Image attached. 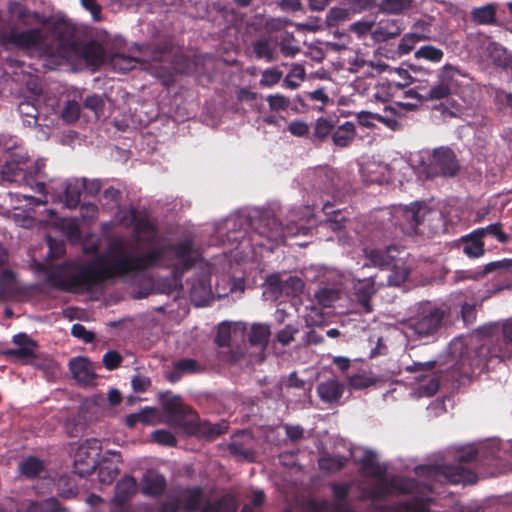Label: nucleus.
<instances>
[{
  "mask_svg": "<svg viewBox=\"0 0 512 512\" xmlns=\"http://www.w3.org/2000/svg\"><path fill=\"white\" fill-rule=\"evenodd\" d=\"M502 334L505 340L504 345H512V318L502 324ZM457 352L459 355L453 365V371L459 377L468 379L483 373L495 359L502 361L510 357L507 347L503 348L502 345L467 346L462 342H456L451 346V353Z\"/></svg>",
  "mask_w": 512,
  "mask_h": 512,
  "instance_id": "nucleus-1",
  "label": "nucleus"
},
{
  "mask_svg": "<svg viewBox=\"0 0 512 512\" xmlns=\"http://www.w3.org/2000/svg\"><path fill=\"white\" fill-rule=\"evenodd\" d=\"M163 410L168 423L182 429L187 435L211 441L225 434L229 429V422L226 420L217 423L201 420L199 415L183 403L179 396L168 399L163 405Z\"/></svg>",
  "mask_w": 512,
  "mask_h": 512,
  "instance_id": "nucleus-2",
  "label": "nucleus"
},
{
  "mask_svg": "<svg viewBox=\"0 0 512 512\" xmlns=\"http://www.w3.org/2000/svg\"><path fill=\"white\" fill-rule=\"evenodd\" d=\"M205 500V491L201 486L184 487L170 496L162 504V512H236L237 501L226 494L213 501Z\"/></svg>",
  "mask_w": 512,
  "mask_h": 512,
  "instance_id": "nucleus-3",
  "label": "nucleus"
},
{
  "mask_svg": "<svg viewBox=\"0 0 512 512\" xmlns=\"http://www.w3.org/2000/svg\"><path fill=\"white\" fill-rule=\"evenodd\" d=\"M477 458V450L473 447L461 448L455 454L454 464L419 465L415 473L433 481L447 482L450 484H474L477 482V474L467 468L465 464L474 462Z\"/></svg>",
  "mask_w": 512,
  "mask_h": 512,
  "instance_id": "nucleus-4",
  "label": "nucleus"
},
{
  "mask_svg": "<svg viewBox=\"0 0 512 512\" xmlns=\"http://www.w3.org/2000/svg\"><path fill=\"white\" fill-rule=\"evenodd\" d=\"M447 318V311L431 302L416 303L406 321L410 336L424 344L435 342L441 336Z\"/></svg>",
  "mask_w": 512,
  "mask_h": 512,
  "instance_id": "nucleus-5",
  "label": "nucleus"
},
{
  "mask_svg": "<svg viewBox=\"0 0 512 512\" xmlns=\"http://www.w3.org/2000/svg\"><path fill=\"white\" fill-rule=\"evenodd\" d=\"M113 278L111 259L101 256L87 264L74 265L72 272L61 279L59 287L67 292L90 291Z\"/></svg>",
  "mask_w": 512,
  "mask_h": 512,
  "instance_id": "nucleus-6",
  "label": "nucleus"
},
{
  "mask_svg": "<svg viewBox=\"0 0 512 512\" xmlns=\"http://www.w3.org/2000/svg\"><path fill=\"white\" fill-rule=\"evenodd\" d=\"M145 54L149 55V70L166 87L174 83L175 73L183 72L180 63L186 59L175 50L170 38H165L148 46Z\"/></svg>",
  "mask_w": 512,
  "mask_h": 512,
  "instance_id": "nucleus-7",
  "label": "nucleus"
},
{
  "mask_svg": "<svg viewBox=\"0 0 512 512\" xmlns=\"http://www.w3.org/2000/svg\"><path fill=\"white\" fill-rule=\"evenodd\" d=\"M436 212L427 205L414 203L411 206L393 207L388 220L394 225V231L386 234L387 237H397L396 230L399 229L404 235L424 234L425 222L430 221Z\"/></svg>",
  "mask_w": 512,
  "mask_h": 512,
  "instance_id": "nucleus-8",
  "label": "nucleus"
},
{
  "mask_svg": "<svg viewBox=\"0 0 512 512\" xmlns=\"http://www.w3.org/2000/svg\"><path fill=\"white\" fill-rule=\"evenodd\" d=\"M297 214L292 212L289 220L284 225L275 216L262 215L252 222V227L262 237L276 245L284 244L288 237L308 235L310 227H307L302 219L296 221Z\"/></svg>",
  "mask_w": 512,
  "mask_h": 512,
  "instance_id": "nucleus-9",
  "label": "nucleus"
},
{
  "mask_svg": "<svg viewBox=\"0 0 512 512\" xmlns=\"http://www.w3.org/2000/svg\"><path fill=\"white\" fill-rule=\"evenodd\" d=\"M0 46L5 50L10 48L22 51L34 49L49 57L57 54V49L45 42V36L40 28L18 31L12 27L9 31H0Z\"/></svg>",
  "mask_w": 512,
  "mask_h": 512,
  "instance_id": "nucleus-10",
  "label": "nucleus"
},
{
  "mask_svg": "<svg viewBox=\"0 0 512 512\" xmlns=\"http://www.w3.org/2000/svg\"><path fill=\"white\" fill-rule=\"evenodd\" d=\"M394 252H398L394 245L388 246L385 250L371 249L366 253L369 263H365L364 267L372 265L380 269L391 270L387 277V285L400 286L408 278L410 270L404 267V263L393 254Z\"/></svg>",
  "mask_w": 512,
  "mask_h": 512,
  "instance_id": "nucleus-11",
  "label": "nucleus"
},
{
  "mask_svg": "<svg viewBox=\"0 0 512 512\" xmlns=\"http://www.w3.org/2000/svg\"><path fill=\"white\" fill-rule=\"evenodd\" d=\"M165 249L156 248L143 255L124 254L111 258L115 277L132 275L156 266L163 258Z\"/></svg>",
  "mask_w": 512,
  "mask_h": 512,
  "instance_id": "nucleus-12",
  "label": "nucleus"
},
{
  "mask_svg": "<svg viewBox=\"0 0 512 512\" xmlns=\"http://www.w3.org/2000/svg\"><path fill=\"white\" fill-rule=\"evenodd\" d=\"M377 482L367 491L368 498L373 502L374 510L375 502L382 501L387 496L399 494L405 495L412 493L416 488V481L411 478L394 476L388 479L386 476L377 477Z\"/></svg>",
  "mask_w": 512,
  "mask_h": 512,
  "instance_id": "nucleus-13",
  "label": "nucleus"
},
{
  "mask_svg": "<svg viewBox=\"0 0 512 512\" xmlns=\"http://www.w3.org/2000/svg\"><path fill=\"white\" fill-rule=\"evenodd\" d=\"M460 170L455 152L449 147L435 148L424 167L427 178L436 176L454 177Z\"/></svg>",
  "mask_w": 512,
  "mask_h": 512,
  "instance_id": "nucleus-14",
  "label": "nucleus"
},
{
  "mask_svg": "<svg viewBox=\"0 0 512 512\" xmlns=\"http://www.w3.org/2000/svg\"><path fill=\"white\" fill-rule=\"evenodd\" d=\"M456 75H462L457 67L444 65L437 72V82L423 94L424 100L447 99L451 95Z\"/></svg>",
  "mask_w": 512,
  "mask_h": 512,
  "instance_id": "nucleus-15",
  "label": "nucleus"
},
{
  "mask_svg": "<svg viewBox=\"0 0 512 512\" xmlns=\"http://www.w3.org/2000/svg\"><path fill=\"white\" fill-rule=\"evenodd\" d=\"M165 253L171 251L174 253L177 264L175 266L176 272H185L190 270L196 264L194 242L191 238H186L182 241L172 243L162 247Z\"/></svg>",
  "mask_w": 512,
  "mask_h": 512,
  "instance_id": "nucleus-16",
  "label": "nucleus"
},
{
  "mask_svg": "<svg viewBox=\"0 0 512 512\" xmlns=\"http://www.w3.org/2000/svg\"><path fill=\"white\" fill-rule=\"evenodd\" d=\"M69 369L73 378L84 386L96 385L97 374L95 365L87 357H75L69 361Z\"/></svg>",
  "mask_w": 512,
  "mask_h": 512,
  "instance_id": "nucleus-17",
  "label": "nucleus"
},
{
  "mask_svg": "<svg viewBox=\"0 0 512 512\" xmlns=\"http://www.w3.org/2000/svg\"><path fill=\"white\" fill-rule=\"evenodd\" d=\"M376 275L355 279L353 284L354 294L363 312L370 313L373 308L371 298L377 292Z\"/></svg>",
  "mask_w": 512,
  "mask_h": 512,
  "instance_id": "nucleus-18",
  "label": "nucleus"
},
{
  "mask_svg": "<svg viewBox=\"0 0 512 512\" xmlns=\"http://www.w3.org/2000/svg\"><path fill=\"white\" fill-rule=\"evenodd\" d=\"M431 498L414 497L401 506L375 505V512H430Z\"/></svg>",
  "mask_w": 512,
  "mask_h": 512,
  "instance_id": "nucleus-19",
  "label": "nucleus"
},
{
  "mask_svg": "<svg viewBox=\"0 0 512 512\" xmlns=\"http://www.w3.org/2000/svg\"><path fill=\"white\" fill-rule=\"evenodd\" d=\"M360 471L366 477L377 478L386 476L388 467L377 461V455L371 450H366L359 460Z\"/></svg>",
  "mask_w": 512,
  "mask_h": 512,
  "instance_id": "nucleus-20",
  "label": "nucleus"
},
{
  "mask_svg": "<svg viewBox=\"0 0 512 512\" xmlns=\"http://www.w3.org/2000/svg\"><path fill=\"white\" fill-rule=\"evenodd\" d=\"M345 391V386L337 380H327L317 386V393L321 401L328 404H339Z\"/></svg>",
  "mask_w": 512,
  "mask_h": 512,
  "instance_id": "nucleus-21",
  "label": "nucleus"
},
{
  "mask_svg": "<svg viewBox=\"0 0 512 512\" xmlns=\"http://www.w3.org/2000/svg\"><path fill=\"white\" fill-rule=\"evenodd\" d=\"M403 30L402 22L399 19H386L378 22L372 35L376 41H387L401 34Z\"/></svg>",
  "mask_w": 512,
  "mask_h": 512,
  "instance_id": "nucleus-22",
  "label": "nucleus"
},
{
  "mask_svg": "<svg viewBox=\"0 0 512 512\" xmlns=\"http://www.w3.org/2000/svg\"><path fill=\"white\" fill-rule=\"evenodd\" d=\"M137 491V482L131 475H125L115 486L113 502L122 506L128 502Z\"/></svg>",
  "mask_w": 512,
  "mask_h": 512,
  "instance_id": "nucleus-23",
  "label": "nucleus"
},
{
  "mask_svg": "<svg viewBox=\"0 0 512 512\" xmlns=\"http://www.w3.org/2000/svg\"><path fill=\"white\" fill-rule=\"evenodd\" d=\"M81 55L87 64L99 66L104 62L105 50L96 41H89L82 47Z\"/></svg>",
  "mask_w": 512,
  "mask_h": 512,
  "instance_id": "nucleus-24",
  "label": "nucleus"
},
{
  "mask_svg": "<svg viewBox=\"0 0 512 512\" xmlns=\"http://www.w3.org/2000/svg\"><path fill=\"white\" fill-rule=\"evenodd\" d=\"M253 53L255 57L259 60H265L270 63L276 60L275 55V45L273 44L271 38H260L257 39L253 45Z\"/></svg>",
  "mask_w": 512,
  "mask_h": 512,
  "instance_id": "nucleus-25",
  "label": "nucleus"
},
{
  "mask_svg": "<svg viewBox=\"0 0 512 512\" xmlns=\"http://www.w3.org/2000/svg\"><path fill=\"white\" fill-rule=\"evenodd\" d=\"M166 489V480L162 475H147L143 479L142 492L147 496H161Z\"/></svg>",
  "mask_w": 512,
  "mask_h": 512,
  "instance_id": "nucleus-26",
  "label": "nucleus"
},
{
  "mask_svg": "<svg viewBox=\"0 0 512 512\" xmlns=\"http://www.w3.org/2000/svg\"><path fill=\"white\" fill-rule=\"evenodd\" d=\"M496 9V5L492 3L476 7L471 11V18L479 25H493L496 23Z\"/></svg>",
  "mask_w": 512,
  "mask_h": 512,
  "instance_id": "nucleus-27",
  "label": "nucleus"
},
{
  "mask_svg": "<svg viewBox=\"0 0 512 512\" xmlns=\"http://www.w3.org/2000/svg\"><path fill=\"white\" fill-rule=\"evenodd\" d=\"M98 464V458L94 457V455H81L80 459L78 457V450L75 453L74 458V472L80 477H86L91 475Z\"/></svg>",
  "mask_w": 512,
  "mask_h": 512,
  "instance_id": "nucleus-28",
  "label": "nucleus"
},
{
  "mask_svg": "<svg viewBox=\"0 0 512 512\" xmlns=\"http://www.w3.org/2000/svg\"><path fill=\"white\" fill-rule=\"evenodd\" d=\"M38 346H32L30 344L25 347H18L13 349H7L3 351V355L8 358H15L21 361L23 364L36 365V353L35 350Z\"/></svg>",
  "mask_w": 512,
  "mask_h": 512,
  "instance_id": "nucleus-29",
  "label": "nucleus"
},
{
  "mask_svg": "<svg viewBox=\"0 0 512 512\" xmlns=\"http://www.w3.org/2000/svg\"><path fill=\"white\" fill-rule=\"evenodd\" d=\"M9 10L12 14H14L23 26L31 25V22L28 21L30 17H32L36 22L41 24H46V19L42 17L38 12H31L25 6L20 3H13L10 5Z\"/></svg>",
  "mask_w": 512,
  "mask_h": 512,
  "instance_id": "nucleus-30",
  "label": "nucleus"
},
{
  "mask_svg": "<svg viewBox=\"0 0 512 512\" xmlns=\"http://www.w3.org/2000/svg\"><path fill=\"white\" fill-rule=\"evenodd\" d=\"M355 126L352 122H345L332 133V141L336 146L347 147L353 140Z\"/></svg>",
  "mask_w": 512,
  "mask_h": 512,
  "instance_id": "nucleus-31",
  "label": "nucleus"
},
{
  "mask_svg": "<svg viewBox=\"0 0 512 512\" xmlns=\"http://www.w3.org/2000/svg\"><path fill=\"white\" fill-rule=\"evenodd\" d=\"M396 73L399 75L401 81L385 80L379 84V88L389 95L396 90L403 89L413 82V78L409 75L408 71L402 68L396 69Z\"/></svg>",
  "mask_w": 512,
  "mask_h": 512,
  "instance_id": "nucleus-32",
  "label": "nucleus"
},
{
  "mask_svg": "<svg viewBox=\"0 0 512 512\" xmlns=\"http://www.w3.org/2000/svg\"><path fill=\"white\" fill-rule=\"evenodd\" d=\"M341 293L342 291L336 287H321L315 292L314 297L319 305L329 308L340 299Z\"/></svg>",
  "mask_w": 512,
  "mask_h": 512,
  "instance_id": "nucleus-33",
  "label": "nucleus"
},
{
  "mask_svg": "<svg viewBox=\"0 0 512 512\" xmlns=\"http://www.w3.org/2000/svg\"><path fill=\"white\" fill-rule=\"evenodd\" d=\"M270 327L264 324H254L249 333L248 340L252 346L265 347L268 344Z\"/></svg>",
  "mask_w": 512,
  "mask_h": 512,
  "instance_id": "nucleus-34",
  "label": "nucleus"
},
{
  "mask_svg": "<svg viewBox=\"0 0 512 512\" xmlns=\"http://www.w3.org/2000/svg\"><path fill=\"white\" fill-rule=\"evenodd\" d=\"M50 31L51 34L59 41V46L64 45L74 37V29L64 20H57L54 22Z\"/></svg>",
  "mask_w": 512,
  "mask_h": 512,
  "instance_id": "nucleus-35",
  "label": "nucleus"
},
{
  "mask_svg": "<svg viewBox=\"0 0 512 512\" xmlns=\"http://www.w3.org/2000/svg\"><path fill=\"white\" fill-rule=\"evenodd\" d=\"M465 245L463 251L469 257H480L484 254V243L482 238L473 231L467 238L464 239Z\"/></svg>",
  "mask_w": 512,
  "mask_h": 512,
  "instance_id": "nucleus-36",
  "label": "nucleus"
},
{
  "mask_svg": "<svg viewBox=\"0 0 512 512\" xmlns=\"http://www.w3.org/2000/svg\"><path fill=\"white\" fill-rule=\"evenodd\" d=\"M413 0H382L379 4V11L385 14H401L409 10Z\"/></svg>",
  "mask_w": 512,
  "mask_h": 512,
  "instance_id": "nucleus-37",
  "label": "nucleus"
},
{
  "mask_svg": "<svg viewBox=\"0 0 512 512\" xmlns=\"http://www.w3.org/2000/svg\"><path fill=\"white\" fill-rule=\"evenodd\" d=\"M347 459L343 456H323L318 460L320 470L336 473L341 471L346 465Z\"/></svg>",
  "mask_w": 512,
  "mask_h": 512,
  "instance_id": "nucleus-38",
  "label": "nucleus"
},
{
  "mask_svg": "<svg viewBox=\"0 0 512 512\" xmlns=\"http://www.w3.org/2000/svg\"><path fill=\"white\" fill-rule=\"evenodd\" d=\"M83 185H81L80 180H75L66 185L65 188V205L72 209L76 208L81 200V193Z\"/></svg>",
  "mask_w": 512,
  "mask_h": 512,
  "instance_id": "nucleus-39",
  "label": "nucleus"
},
{
  "mask_svg": "<svg viewBox=\"0 0 512 512\" xmlns=\"http://www.w3.org/2000/svg\"><path fill=\"white\" fill-rule=\"evenodd\" d=\"M22 475L27 478H34L44 470V463L36 457L30 456L19 465Z\"/></svg>",
  "mask_w": 512,
  "mask_h": 512,
  "instance_id": "nucleus-40",
  "label": "nucleus"
},
{
  "mask_svg": "<svg viewBox=\"0 0 512 512\" xmlns=\"http://www.w3.org/2000/svg\"><path fill=\"white\" fill-rule=\"evenodd\" d=\"M15 292V275L11 270H3L0 273V299H5Z\"/></svg>",
  "mask_w": 512,
  "mask_h": 512,
  "instance_id": "nucleus-41",
  "label": "nucleus"
},
{
  "mask_svg": "<svg viewBox=\"0 0 512 512\" xmlns=\"http://www.w3.org/2000/svg\"><path fill=\"white\" fill-rule=\"evenodd\" d=\"M332 207H333L332 204H330L329 202H327L323 205V208H322L323 212L327 216H330L326 220L325 225L333 231H339L344 228V225H343L344 217L342 216V214L339 210L338 211L332 210Z\"/></svg>",
  "mask_w": 512,
  "mask_h": 512,
  "instance_id": "nucleus-42",
  "label": "nucleus"
},
{
  "mask_svg": "<svg viewBox=\"0 0 512 512\" xmlns=\"http://www.w3.org/2000/svg\"><path fill=\"white\" fill-rule=\"evenodd\" d=\"M417 59H425L427 61H431L434 63L440 62L444 53L441 49L433 46V45H424L421 46L414 54Z\"/></svg>",
  "mask_w": 512,
  "mask_h": 512,
  "instance_id": "nucleus-43",
  "label": "nucleus"
},
{
  "mask_svg": "<svg viewBox=\"0 0 512 512\" xmlns=\"http://www.w3.org/2000/svg\"><path fill=\"white\" fill-rule=\"evenodd\" d=\"M119 468L111 463L104 462L100 464L98 469L99 482L105 485H110L118 476Z\"/></svg>",
  "mask_w": 512,
  "mask_h": 512,
  "instance_id": "nucleus-44",
  "label": "nucleus"
},
{
  "mask_svg": "<svg viewBox=\"0 0 512 512\" xmlns=\"http://www.w3.org/2000/svg\"><path fill=\"white\" fill-rule=\"evenodd\" d=\"M294 42L295 37L292 33L285 31L281 34L279 46L284 56L294 57L300 51L299 46L294 44Z\"/></svg>",
  "mask_w": 512,
  "mask_h": 512,
  "instance_id": "nucleus-45",
  "label": "nucleus"
},
{
  "mask_svg": "<svg viewBox=\"0 0 512 512\" xmlns=\"http://www.w3.org/2000/svg\"><path fill=\"white\" fill-rule=\"evenodd\" d=\"M474 231L482 239L486 235H491L495 237L500 243H507L509 240V236L506 233H504L501 229V223H493L488 225L487 227L478 228Z\"/></svg>",
  "mask_w": 512,
  "mask_h": 512,
  "instance_id": "nucleus-46",
  "label": "nucleus"
},
{
  "mask_svg": "<svg viewBox=\"0 0 512 512\" xmlns=\"http://www.w3.org/2000/svg\"><path fill=\"white\" fill-rule=\"evenodd\" d=\"M304 289V282L301 278L290 276L282 283L281 290L288 296L297 297Z\"/></svg>",
  "mask_w": 512,
  "mask_h": 512,
  "instance_id": "nucleus-47",
  "label": "nucleus"
},
{
  "mask_svg": "<svg viewBox=\"0 0 512 512\" xmlns=\"http://www.w3.org/2000/svg\"><path fill=\"white\" fill-rule=\"evenodd\" d=\"M350 18V11L345 8L332 7L326 15V24L328 27H336L341 22Z\"/></svg>",
  "mask_w": 512,
  "mask_h": 512,
  "instance_id": "nucleus-48",
  "label": "nucleus"
},
{
  "mask_svg": "<svg viewBox=\"0 0 512 512\" xmlns=\"http://www.w3.org/2000/svg\"><path fill=\"white\" fill-rule=\"evenodd\" d=\"M138 62V59L131 56H126L122 53H116L111 57V63L114 68L119 69L122 72H128L132 70Z\"/></svg>",
  "mask_w": 512,
  "mask_h": 512,
  "instance_id": "nucleus-49",
  "label": "nucleus"
},
{
  "mask_svg": "<svg viewBox=\"0 0 512 512\" xmlns=\"http://www.w3.org/2000/svg\"><path fill=\"white\" fill-rule=\"evenodd\" d=\"M2 175L5 180L10 182H16L19 179L24 182L29 181L27 173H24L15 163H6L2 168Z\"/></svg>",
  "mask_w": 512,
  "mask_h": 512,
  "instance_id": "nucleus-50",
  "label": "nucleus"
},
{
  "mask_svg": "<svg viewBox=\"0 0 512 512\" xmlns=\"http://www.w3.org/2000/svg\"><path fill=\"white\" fill-rule=\"evenodd\" d=\"M305 78V69L301 64H293L292 68L286 75L284 79V84L287 88L296 89L299 86V83L294 79L304 80Z\"/></svg>",
  "mask_w": 512,
  "mask_h": 512,
  "instance_id": "nucleus-51",
  "label": "nucleus"
},
{
  "mask_svg": "<svg viewBox=\"0 0 512 512\" xmlns=\"http://www.w3.org/2000/svg\"><path fill=\"white\" fill-rule=\"evenodd\" d=\"M77 450L79 458L81 455H94V457L99 458L102 445L100 440L96 438H90L81 444Z\"/></svg>",
  "mask_w": 512,
  "mask_h": 512,
  "instance_id": "nucleus-52",
  "label": "nucleus"
},
{
  "mask_svg": "<svg viewBox=\"0 0 512 512\" xmlns=\"http://www.w3.org/2000/svg\"><path fill=\"white\" fill-rule=\"evenodd\" d=\"M334 123L326 118L317 119L314 127V137L320 141L325 140L333 131Z\"/></svg>",
  "mask_w": 512,
  "mask_h": 512,
  "instance_id": "nucleus-53",
  "label": "nucleus"
},
{
  "mask_svg": "<svg viewBox=\"0 0 512 512\" xmlns=\"http://www.w3.org/2000/svg\"><path fill=\"white\" fill-rule=\"evenodd\" d=\"M333 496L337 502V506L340 507L347 502L349 497L351 486L348 483H331Z\"/></svg>",
  "mask_w": 512,
  "mask_h": 512,
  "instance_id": "nucleus-54",
  "label": "nucleus"
},
{
  "mask_svg": "<svg viewBox=\"0 0 512 512\" xmlns=\"http://www.w3.org/2000/svg\"><path fill=\"white\" fill-rule=\"evenodd\" d=\"M436 366V361H427V362H414L411 365L406 367V371L410 373H423L419 377L418 380H422L428 377V373H432Z\"/></svg>",
  "mask_w": 512,
  "mask_h": 512,
  "instance_id": "nucleus-55",
  "label": "nucleus"
},
{
  "mask_svg": "<svg viewBox=\"0 0 512 512\" xmlns=\"http://www.w3.org/2000/svg\"><path fill=\"white\" fill-rule=\"evenodd\" d=\"M151 437L152 440L159 445L167 447H175L177 445V439L175 435L168 430H156L152 433Z\"/></svg>",
  "mask_w": 512,
  "mask_h": 512,
  "instance_id": "nucleus-56",
  "label": "nucleus"
},
{
  "mask_svg": "<svg viewBox=\"0 0 512 512\" xmlns=\"http://www.w3.org/2000/svg\"><path fill=\"white\" fill-rule=\"evenodd\" d=\"M421 36L415 33H408L405 34L402 39L400 40V43L397 48V52L400 55L408 54L412 51L415 44L421 40Z\"/></svg>",
  "mask_w": 512,
  "mask_h": 512,
  "instance_id": "nucleus-57",
  "label": "nucleus"
},
{
  "mask_svg": "<svg viewBox=\"0 0 512 512\" xmlns=\"http://www.w3.org/2000/svg\"><path fill=\"white\" fill-rule=\"evenodd\" d=\"M282 75V71L277 68H268L262 72V77L259 83L263 87H272L281 80Z\"/></svg>",
  "mask_w": 512,
  "mask_h": 512,
  "instance_id": "nucleus-58",
  "label": "nucleus"
},
{
  "mask_svg": "<svg viewBox=\"0 0 512 512\" xmlns=\"http://www.w3.org/2000/svg\"><path fill=\"white\" fill-rule=\"evenodd\" d=\"M375 380L365 374H355L348 378V385L352 389L362 390L372 386Z\"/></svg>",
  "mask_w": 512,
  "mask_h": 512,
  "instance_id": "nucleus-59",
  "label": "nucleus"
},
{
  "mask_svg": "<svg viewBox=\"0 0 512 512\" xmlns=\"http://www.w3.org/2000/svg\"><path fill=\"white\" fill-rule=\"evenodd\" d=\"M266 101L272 111H285L290 106L289 98L281 94L268 95Z\"/></svg>",
  "mask_w": 512,
  "mask_h": 512,
  "instance_id": "nucleus-60",
  "label": "nucleus"
},
{
  "mask_svg": "<svg viewBox=\"0 0 512 512\" xmlns=\"http://www.w3.org/2000/svg\"><path fill=\"white\" fill-rule=\"evenodd\" d=\"M175 369L184 373H198L201 371V366L195 359L183 358L177 361L174 365Z\"/></svg>",
  "mask_w": 512,
  "mask_h": 512,
  "instance_id": "nucleus-61",
  "label": "nucleus"
},
{
  "mask_svg": "<svg viewBox=\"0 0 512 512\" xmlns=\"http://www.w3.org/2000/svg\"><path fill=\"white\" fill-rule=\"evenodd\" d=\"M231 342V328L226 323H221L218 327L215 343L218 347H229Z\"/></svg>",
  "mask_w": 512,
  "mask_h": 512,
  "instance_id": "nucleus-62",
  "label": "nucleus"
},
{
  "mask_svg": "<svg viewBox=\"0 0 512 512\" xmlns=\"http://www.w3.org/2000/svg\"><path fill=\"white\" fill-rule=\"evenodd\" d=\"M123 360L119 352L115 350L107 351L102 358L103 365L107 370H115L118 368Z\"/></svg>",
  "mask_w": 512,
  "mask_h": 512,
  "instance_id": "nucleus-63",
  "label": "nucleus"
},
{
  "mask_svg": "<svg viewBox=\"0 0 512 512\" xmlns=\"http://www.w3.org/2000/svg\"><path fill=\"white\" fill-rule=\"evenodd\" d=\"M80 105L76 101H68L63 109L62 116L67 122H75L80 116Z\"/></svg>",
  "mask_w": 512,
  "mask_h": 512,
  "instance_id": "nucleus-64",
  "label": "nucleus"
}]
</instances>
